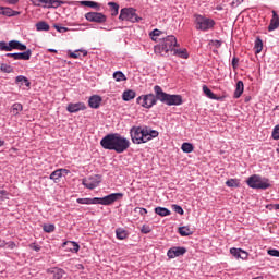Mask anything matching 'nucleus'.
Listing matches in <instances>:
<instances>
[{
	"label": "nucleus",
	"instance_id": "f257e3e1",
	"mask_svg": "<svg viewBox=\"0 0 279 279\" xmlns=\"http://www.w3.org/2000/svg\"><path fill=\"white\" fill-rule=\"evenodd\" d=\"M100 145L102 149L123 154L130 149V140L119 133H109L100 141Z\"/></svg>",
	"mask_w": 279,
	"mask_h": 279
},
{
	"label": "nucleus",
	"instance_id": "f03ea898",
	"mask_svg": "<svg viewBox=\"0 0 279 279\" xmlns=\"http://www.w3.org/2000/svg\"><path fill=\"white\" fill-rule=\"evenodd\" d=\"M159 134L158 131L148 126H132L130 130V136L134 145H143V143H147L151 138H158Z\"/></svg>",
	"mask_w": 279,
	"mask_h": 279
},
{
	"label": "nucleus",
	"instance_id": "7ed1b4c3",
	"mask_svg": "<svg viewBox=\"0 0 279 279\" xmlns=\"http://www.w3.org/2000/svg\"><path fill=\"white\" fill-rule=\"evenodd\" d=\"M174 47H179L178 39L173 35H168L160 39L159 44L154 47V51L163 58H169V52L173 53Z\"/></svg>",
	"mask_w": 279,
	"mask_h": 279
},
{
	"label": "nucleus",
	"instance_id": "20e7f679",
	"mask_svg": "<svg viewBox=\"0 0 279 279\" xmlns=\"http://www.w3.org/2000/svg\"><path fill=\"white\" fill-rule=\"evenodd\" d=\"M247 184L250 189H257L260 191H267V189H271V183H269V179L262 178L258 174H253L247 179Z\"/></svg>",
	"mask_w": 279,
	"mask_h": 279
},
{
	"label": "nucleus",
	"instance_id": "39448f33",
	"mask_svg": "<svg viewBox=\"0 0 279 279\" xmlns=\"http://www.w3.org/2000/svg\"><path fill=\"white\" fill-rule=\"evenodd\" d=\"M119 21H129V23H141V21H143V17L136 14V9L123 8L120 11Z\"/></svg>",
	"mask_w": 279,
	"mask_h": 279
},
{
	"label": "nucleus",
	"instance_id": "423d86ee",
	"mask_svg": "<svg viewBox=\"0 0 279 279\" xmlns=\"http://www.w3.org/2000/svg\"><path fill=\"white\" fill-rule=\"evenodd\" d=\"M136 104H138V106H142V108H146V110H150V108H154V106H156V104L158 102L156 101V97L154 94H146L138 96L136 99Z\"/></svg>",
	"mask_w": 279,
	"mask_h": 279
},
{
	"label": "nucleus",
	"instance_id": "0eeeda50",
	"mask_svg": "<svg viewBox=\"0 0 279 279\" xmlns=\"http://www.w3.org/2000/svg\"><path fill=\"white\" fill-rule=\"evenodd\" d=\"M195 25L196 29H201L202 32H208V29H213L215 27V21L213 19H207L202 15H196Z\"/></svg>",
	"mask_w": 279,
	"mask_h": 279
},
{
	"label": "nucleus",
	"instance_id": "6e6552de",
	"mask_svg": "<svg viewBox=\"0 0 279 279\" xmlns=\"http://www.w3.org/2000/svg\"><path fill=\"white\" fill-rule=\"evenodd\" d=\"M82 184L83 186H85V189H89V191H93L97 189L99 184H101V175L96 174L94 177H89L88 179H83Z\"/></svg>",
	"mask_w": 279,
	"mask_h": 279
},
{
	"label": "nucleus",
	"instance_id": "1a4fd4ad",
	"mask_svg": "<svg viewBox=\"0 0 279 279\" xmlns=\"http://www.w3.org/2000/svg\"><path fill=\"white\" fill-rule=\"evenodd\" d=\"M85 19L89 23H106L108 21V16L101 12H88L85 14Z\"/></svg>",
	"mask_w": 279,
	"mask_h": 279
},
{
	"label": "nucleus",
	"instance_id": "9d476101",
	"mask_svg": "<svg viewBox=\"0 0 279 279\" xmlns=\"http://www.w3.org/2000/svg\"><path fill=\"white\" fill-rule=\"evenodd\" d=\"M119 199H123V193H111L102 197V206H112Z\"/></svg>",
	"mask_w": 279,
	"mask_h": 279
},
{
	"label": "nucleus",
	"instance_id": "9b49d317",
	"mask_svg": "<svg viewBox=\"0 0 279 279\" xmlns=\"http://www.w3.org/2000/svg\"><path fill=\"white\" fill-rule=\"evenodd\" d=\"M7 58H12L13 60H31L32 58V49H27L24 52H8L5 54Z\"/></svg>",
	"mask_w": 279,
	"mask_h": 279
},
{
	"label": "nucleus",
	"instance_id": "f8f14e48",
	"mask_svg": "<svg viewBox=\"0 0 279 279\" xmlns=\"http://www.w3.org/2000/svg\"><path fill=\"white\" fill-rule=\"evenodd\" d=\"M154 95H155V100L158 102V101H161V104H166L167 102V99L169 97V94L168 93H165L162 90V87H160L159 85H155L154 86Z\"/></svg>",
	"mask_w": 279,
	"mask_h": 279
},
{
	"label": "nucleus",
	"instance_id": "ddd939ff",
	"mask_svg": "<svg viewBox=\"0 0 279 279\" xmlns=\"http://www.w3.org/2000/svg\"><path fill=\"white\" fill-rule=\"evenodd\" d=\"M165 104L166 106H182L184 100L182 99V95L168 94V98Z\"/></svg>",
	"mask_w": 279,
	"mask_h": 279
},
{
	"label": "nucleus",
	"instance_id": "4468645a",
	"mask_svg": "<svg viewBox=\"0 0 279 279\" xmlns=\"http://www.w3.org/2000/svg\"><path fill=\"white\" fill-rule=\"evenodd\" d=\"M185 253H186V247L174 246L168 250L167 256L168 258H178L180 256H184Z\"/></svg>",
	"mask_w": 279,
	"mask_h": 279
},
{
	"label": "nucleus",
	"instance_id": "2eb2a0df",
	"mask_svg": "<svg viewBox=\"0 0 279 279\" xmlns=\"http://www.w3.org/2000/svg\"><path fill=\"white\" fill-rule=\"evenodd\" d=\"M66 110L71 113L80 112V110H86V105H84V102H71L68 105Z\"/></svg>",
	"mask_w": 279,
	"mask_h": 279
},
{
	"label": "nucleus",
	"instance_id": "dca6fc26",
	"mask_svg": "<svg viewBox=\"0 0 279 279\" xmlns=\"http://www.w3.org/2000/svg\"><path fill=\"white\" fill-rule=\"evenodd\" d=\"M60 5H75V1L66 0H51L50 5H47L48 9L53 8L54 10L60 8Z\"/></svg>",
	"mask_w": 279,
	"mask_h": 279
},
{
	"label": "nucleus",
	"instance_id": "f3484780",
	"mask_svg": "<svg viewBox=\"0 0 279 279\" xmlns=\"http://www.w3.org/2000/svg\"><path fill=\"white\" fill-rule=\"evenodd\" d=\"M62 247H65V250H68L69 252H73L74 254H77V252H80V244H77V242H63Z\"/></svg>",
	"mask_w": 279,
	"mask_h": 279
},
{
	"label": "nucleus",
	"instance_id": "a211bd4d",
	"mask_svg": "<svg viewBox=\"0 0 279 279\" xmlns=\"http://www.w3.org/2000/svg\"><path fill=\"white\" fill-rule=\"evenodd\" d=\"M101 101H102L101 96L93 95L88 100V106L89 108H94L95 110H97V108L101 106Z\"/></svg>",
	"mask_w": 279,
	"mask_h": 279
},
{
	"label": "nucleus",
	"instance_id": "6ab92c4d",
	"mask_svg": "<svg viewBox=\"0 0 279 279\" xmlns=\"http://www.w3.org/2000/svg\"><path fill=\"white\" fill-rule=\"evenodd\" d=\"M279 28V16L276 11H272V19L270 20V24L268 25V32H274Z\"/></svg>",
	"mask_w": 279,
	"mask_h": 279
},
{
	"label": "nucleus",
	"instance_id": "aec40b11",
	"mask_svg": "<svg viewBox=\"0 0 279 279\" xmlns=\"http://www.w3.org/2000/svg\"><path fill=\"white\" fill-rule=\"evenodd\" d=\"M78 3L80 5H83L85 8H93L94 10H97V12L101 10V4L99 2H95L90 0H82V1H78Z\"/></svg>",
	"mask_w": 279,
	"mask_h": 279
},
{
	"label": "nucleus",
	"instance_id": "412c9836",
	"mask_svg": "<svg viewBox=\"0 0 279 279\" xmlns=\"http://www.w3.org/2000/svg\"><path fill=\"white\" fill-rule=\"evenodd\" d=\"M243 90H245V85L243 84V81H238L235 85L233 98L239 99L243 95Z\"/></svg>",
	"mask_w": 279,
	"mask_h": 279
},
{
	"label": "nucleus",
	"instance_id": "4be33fe9",
	"mask_svg": "<svg viewBox=\"0 0 279 279\" xmlns=\"http://www.w3.org/2000/svg\"><path fill=\"white\" fill-rule=\"evenodd\" d=\"M65 173L66 175H69V173H71V171L66 170V169H58L56 171H53L50 174V180H60V178H62V174Z\"/></svg>",
	"mask_w": 279,
	"mask_h": 279
},
{
	"label": "nucleus",
	"instance_id": "5701e85b",
	"mask_svg": "<svg viewBox=\"0 0 279 279\" xmlns=\"http://www.w3.org/2000/svg\"><path fill=\"white\" fill-rule=\"evenodd\" d=\"M15 84H21L20 86H23V84H25L27 88L32 86V82H29V78H27V76H24V75L16 76Z\"/></svg>",
	"mask_w": 279,
	"mask_h": 279
},
{
	"label": "nucleus",
	"instance_id": "b1692460",
	"mask_svg": "<svg viewBox=\"0 0 279 279\" xmlns=\"http://www.w3.org/2000/svg\"><path fill=\"white\" fill-rule=\"evenodd\" d=\"M135 97H136V92L132 89H128L122 94L123 101H132V99H134Z\"/></svg>",
	"mask_w": 279,
	"mask_h": 279
},
{
	"label": "nucleus",
	"instance_id": "393cba45",
	"mask_svg": "<svg viewBox=\"0 0 279 279\" xmlns=\"http://www.w3.org/2000/svg\"><path fill=\"white\" fill-rule=\"evenodd\" d=\"M155 213L159 215V217H169V215H171V210L166 207H156Z\"/></svg>",
	"mask_w": 279,
	"mask_h": 279
},
{
	"label": "nucleus",
	"instance_id": "a878e982",
	"mask_svg": "<svg viewBox=\"0 0 279 279\" xmlns=\"http://www.w3.org/2000/svg\"><path fill=\"white\" fill-rule=\"evenodd\" d=\"M36 29L37 32H49V29H51V27L49 26V24L45 21H40L36 24Z\"/></svg>",
	"mask_w": 279,
	"mask_h": 279
},
{
	"label": "nucleus",
	"instance_id": "bb28decb",
	"mask_svg": "<svg viewBox=\"0 0 279 279\" xmlns=\"http://www.w3.org/2000/svg\"><path fill=\"white\" fill-rule=\"evenodd\" d=\"M116 236L120 241H123V240L128 239V231L123 228H118V229H116Z\"/></svg>",
	"mask_w": 279,
	"mask_h": 279
},
{
	"label": "nucleus",
	"instance_id": "cd10ccee",
	"mask_svg": "<svg viewBox=\"0 0 279 279\" xmlns=\"http://www.w3.org/2000/svg\"><path fill=\"white\" fill-rule=\"evenodd\" d=\"M173 56H178V58H183V60L189 59V52L186 49H174L172 50Z\"/></svg>",
	"mask_w": 279,
	"mask_h": 279
},
{
	"label": "nucleus",
	"instance_id": "c85d7f7f",
	"mask_svg": "<svg viewBox=\"0 0 279 279\" xmlns=\"http://www.w3.org/2000/svg\"><path fill=\"white\" fill-rule=\"evenodd\" d=\"M181 149L184 154H192V151L195 149V146H193L192 143L184 142L181 146Z\"/></svg>",
	"mask_w": 279,
	"mask_h": 279
},
{
	"label": "nucleus",
	"instance_id": "c756f323",
	"mask_svg": "<svg viewBox=\"0 0 279 279\" xmlns=\"http://www.w3.org/2000/svg\"><path fill=\"white\" fill-rule=\"evenodd\" d=\"M113 80H116V82H128V76L121 71H116L113 73Z\"/></svg>",
	"mask_w": 279,
	"mask_h": 279
},
{
	"label": "nucleus",
	"instance_id": "7c9ffc66",
	"mask_svg": "<svg viewBox=\"0 0 279 279\" xmlns=\"http://www.w3.org/2000/svg\"><path fill=\"white\" fill-rule=\"evenodd\" d=\"M20 43L21 41L14 39L9 43L7 41V51H14V49L19 50Z\"/></svg>",
	"mask_w": 279,
	"mask_h": 279
},
{
	"label": "nucleus",
	"instance_id": "2f4dec72",
	"mask_svg": "<svg viewBox=\"0 0 279 279\" xmlns=\"http://www.w3.org/2000/svg\"><path fill=\"white\" fill-rule=\"evenodd\" d=\"M179 234H181L182 236H191V234H193V230H191V228L183 226V227H179L178 230Z\"/></svg>",
	"mask_w": 279,
	"mask_h": 279
},
{
	"label": "nucleus",
	"instance_id": "473e14b6",
	"mask_svg": "<svg viewBox=\"0 0 279 279\" xmlns=\"http://www.w3.org/2000/svg\"><path fill=\"white\" fill-rule=\"evenodd\" d=\"M50 274H52L54 279H62V277L64 276V269L61 268H52V270L50 271Z\"/></svg>",
	"mask_w": 279,
	"mask_h": 279
},
{
	"label": "nucleus",
	"instance_id": "72a5a7b5",
	"mask_svg": "<svg viewBox=\"0 0 279 279\" xmlns=\"http://www.w3.org/2000/svg\"><path fill=\"white\" fill-rule=\"evenodd\" d=\"M108 5L111 10V16H118L119 15V3L108 2Z\"/></svg>",
	"mask_w": 279,
	"mask_h": 279
},
{
	"label": "nucleus",
	"instance_id": "f704fd0d",
	"mask_svg": "<svg viewBox=\"0 0 279 279\" xmlns=\"http://www.w3.org/2000/svg\"><path fill=\"white\" fill-rule=\"evenodd\" d=\"M11 112L16 116L19 112H23V105L21 102L13 104L11 108Z\"/></svg>",
	"mask_w": 279,
	"mask_h": 279
},
{
	"label": "nucleus",
	"instance_id": "c9c22d12",
	"mask_svg": "<svg viewBox=\"0 0 279 279\" xmlns=\"http://www.w3.org/2000/svg\"><path fill=\"white\" fill-rule=\"evenodd\" d=\"M203 92L206 95V97H208L209 99H217V95H215V93H213V90H210V88H208V86L204 85Z\"/></svg>",
	"mask_w": 279,
	"mask_h": 279
},
{
	"label": "nucleus",
	"instance_id": "e433bc0d",
	"mask_svg": "<svg viewBox=\"0 0 279 279\" xmlns=\"http://www.w3.org/2000/svg\"><path fill=\"white\" fill-rule=\"evenodd\" d=\"M226 185L229 186V189H239V180L236 179H229L226 181Z\"/></svg>",
	"mask_w": 279,
	"mask_h": 279
},
{
	"label": "nucleus",
	"instance_id": "4c0bfd02",
	"mask_svg": "<svg viewBox=\"0 0 279 279\" xmlns=\"http://www.w3.org/2000/svg\"><path fill=\"white\" fill-rule=\"evenodd\" d=\"M263 51V39L260 37H256L255 39V53H260Z\"/></svg>",
	"mask_w": 279,
	"mask_h": 279
},
{
	"label": "nucleus",
	"instance_id": "58836bf2",
	"mask_svg": "<svg viewBox=\"0 0 279 279\" xmlns=\"http://www.w3.org/2000/svg\"><path fill=\"white\" fill-rule=\"evenodd\" d=\"M0 71L2 73H14V68H12V65H8L7 63H2L0 65Z\"/></svg>",
	"mask_w": 279,
	"mask_h": 279
},
{
	"label": "nucleus",
	"instance_id": "ea45409f",
	"mask_svg": "<svg viewBox=\"0 0 279 279\" xmlns=\"http://www.w3.org/2000/svg\"><path fill=\"white\" fill-rule=\"evenodd\" d=\"M43 230H44V232L51 234V232H56V225H52V223L44 225Z\"/></svg>",
	"mask_w": 279,
	"mask_h": 279
},
{
	"label": "nucleus",
	"instance_id": "a19ab883",
	"mask_svg": "<svg viewBox=\"0 0 279 279\" xmlns=\"http://www.w3.org/2000/svg\"><path fill=\"white\" fill-rule=\"evenodd\" d=\"M78 51H81L84 57L88 56V51L86 50H76L75 52L70 53V58H74L75 60H77V58H80V53H77Z\"/></svg>",
	"mask_w": 279,
	"mask_h": 279
},
{
	"label": "nucleus",
	"instance_id": "79ce46f5",
	"mask_svg": "<svg viewBox=\"0 0 279 279\" xmlns=\"http://www.w3.org/2000/svg\"><path fill=\"white\" fill-rule=\"evenodd\" d=\"M230 254L235 258H241V248L232 247L230 248Z\"/></svg>",
	"mask_w": 279,
	"mask_h": 279
},
{
	"label": "nucleus",
	"instance_id": "37998d69",
	"mask_svg": "<svg viewBox=\"0 0 279 279\" xmlns=\"http://www.w3.org/2000/svg\"><path fill=\"white\" fill-rule=\"evenodd\" d=\"M2 16H12V8L10 7H2Z\"/></svg>",
	"mask_w": 279,
	"mask_h": 279
},
{
	"label": "nucleus",
	"instance_id": "c03bdc74",
	"mask_svg": "<svg viewBox=\"0 0 279 279\" xmlns=\"http://www.w3.org/2000/svg\"><path fill=\"white\" fill-rule=\"evenodd\" d=\"M272 138L274 141H279V124H277L272 130Z\"/></svg>",
	"mask_w": 279,
	"mask_h": 279
},
{
	"label": "nucleus",
	"instance_id": "a18cd8bd",
	"mask_svg": "<svg viewBox=\"0 0 279 279\" xmlns=\"http://www.w3.org/2000/svg\"><path fill=\"white\" fill-rule=\"evenodd\" d=\"M134 213H138L142 217H145V215H147V209L143 207H135Z\"/></svg>",
	"mask_w": 279,
	"mask_h": 279
},
{
	"label": "nucleus",
	"instance_id": "49530a36",
	"mask_svg": "<svg viewBox=\"0 0 279 279\" xmlns=\"http://www.w3.org/2000/svg\"><path fill=\"white\" fill-rule=\"evenodd\" d=\"M162 34V31L155 28L153 32H150L149 36L151 38V40H154V38H156V36H160Z\"/></svg>",
	"mask_w": 279,
	"mask_h": 279
},
{
	"label": "nucleus",
	"instance_id": "de8ad7c7",
	"mask_svg": "<svg viewBox=\"0 0 279 279\" xmlns=\"http://www.w3.org/2000/svg\"><path fill=\"white\" fill-rule=\"evenodd\" d=\"M172 209L174 213H178V215H184V209L180 205H172Z\"/></svg>",
	"mask_w": 279,
	"mask_h": 279
},
{
	"label": "nucleus",
	"instance_id": "09e8293b",
	"mask_svg": "<svg viewBox=\"0 0 279 279\" xmlns=\"http://www.w3.org/2000/svg\"><path fill=\"white\" fill-rule=\"evenodd\" d=\"M54 29H57V32H59L60 34H64L65 32H69V28L64 26H60L58 24H54Z\"/></svg>",
	"mask_w": 279,
	"mask_h": 279
},
{
	"label": "nucleus",
	"instance_id": "8fccbe9b",
	"mask_svg": "<svg viewBox=\"0 0 279 279\" xmlns=\"http://www.w3.org/2000/svg\"><path fill=\"white\" fill-rule=\"evenodd\" d=\"M142 234H149L151 232V227L144 225L141 229Z\"/></svg>",
	"mask_w": 279,
	"mask_h": 279
},
{
	"label": "nucleus",
	"instance_id": "3c124183",
	"mask_svg": "<svg viewBox=\"0 0 279 279\" xmlns=\"http://www.w3.org/2000/svg\"><path fill=\"white\" fill-rule=\"evenodd\" d=\"M90 204H101V206H104L102 197L90 198Z\"/></svg>",
	"mask_w": 279,
	"mask_h": 279
},
{
	"label": "nucleus",
	"instance_id": "603ef678",
	"mask_svg": "<svg viewBox=\"0 0 279 279\" xmlns=\"http://www.w3.org/2000/svg\"><path fill=\"white\" fill-rule=\"evenodd\" d=\"M269 256H275V258H279V251L276 248L268 250Z\"/></svg>",
	"mask_w": 279,
	"mask_h": 279
},
{
	"label": "nucleus",
	"instance_id": "864d4df0",
	"mask_svg": "<svg viewBox=\"0 0 279 279\" xmlns=\"http://www.w3.org/2000/svg\"><path fill=\"white\" fill-rule=\"evenodd\" d=\"M76 202L77 204L90 205V198H77Z\"/></svg>",
	"mask_w": 279,
	"mask_h": 279
},
{
	"label": "nucleus",
	"instance_id": "5fc2aeb1",
	"mask_svg": "<svg viewBox=\"0 0 279 279\" xmlns=\"http://www.w3.org/2000/svg\"><path fill=\"white\" fill-rule=\"evenodd\" d=\"M28 247H29L31 250H34L35 252H40V246L37 245L36 243H31V244L28 245Z\"/></svg>",
	"mask_w": 279,
	"mask_h": 279
},
{
	"label": "nucleus",
	"instance_id": "6e6d98bb",
	"mask_svg": "<svg viewBox=\"0 0 279 279\" xmlns=\"http://www.w3.org/2000/svg\"><path fill=\"white\" fill-rule=\"evenodd\" d=\"M17 51H27V46L20 41L17 46Z\"/></svg>",
	"mask_w": 279,
	"mask_h": 279
},
{
	"label": "nucleus",
	"instance_id": "4d7b16f0",
	"mask_svg": "<svg viewBox=\"0 0 279 279\" xmlns=\"http://www.w3.org/2000/svg\"><path fill=\"white\" fill-rule=\"evenodd\" d=\"M247 256H248L247 252H245V251H243V248H241L240 258L242 260H247Z\"/></svg>",
	"mask_w": 279,
	"mask_h": 279
},
{
	"label": "nucleus",
	"instance_id": "13d9d810",
	"mask_svg": "<svg viewBox=\"0 0 279 279\" xmlns=\"http://www.w3.org/2000/svg\"><path fill=\"white\" fill-rule=\"evenodd\" d=\"M231 64L233 69H236L239 66V58L233 57Z\"/></svg>",
	"mask_w": 279,
	"mask_h": 279
},
{
	"label": "nucleus",
	"instance_id": "bf43d9fd",
	"mask_svg": "<svg viewBox=\"0 0 279 279\" xmlns=\"http://www.w3.org/2000/svg\"><path fill=\"white\" fill-rule=\"evenodd\" d=\"M5 246H8L9 247V250H14V247H16V243H14V242H9V243H7L5 242Z\"/></svg>",
	"mask_w": 279,
	"mask_h": 279
},
{
	"label": "nucleus",
	"instance_id": "052dcab7",
	"mask_svg": "<svg viewBox=\"0 0 279 279\" xmlns=\"http://www.w3.org/2000/svg\"><path fill=\"white\" fill-rule=\"evenodd\" d=\"M0 51H7V41H0Z\"/></svg>",
	"mask_w": 279,
	"mask_h": 279
},
{
	"label": "nucleus",
	"instance_id": "680f3d73",
	"mask_svg": "<svg viewBox=\"0 0 279 279\" xmlns=\"http://www.w3.org/2000/svg\"><path fill=\"white\" fill-rule=\"evenodd\" d=\"M31 1H32L33 5H36L37 8H40V4L43 2L40 0H31Z\"/></svg>",
	"mask_w": 279,
	"mask_h": 279
},
{
	"label": "nucleus",
	"instance_id": "e2e57ef3",
	"mask_svg": "<svg viewBox=\"0 0 279 279\" xmlns=\"http://www.w3.org/2000/svg\"><path fill=\"white\" fill-rule=\"evenodd\" d=\"M0 197H1V199H3V197H5L7 195H9V193H8V191H5V190H0Z\"/></svg>",
	"mask_w": 279,
	"mask_h": 279
},
{
	"label": "nucleus",
	"instance_id": "0e129e2a",
	"mask_svg": "<svg viewBox=\"0 0 279 279\" xmlns=\"http://www.w3.org/2000/svg\"><path fill=\"white\" fill-rule=\"evenodd\" d=\"M41 3H44V8H47V5H51V0H39Z\"/></svg>",
	"mask_w": 279,
	"mask_h": 279
},
{
	"label": "nucleus",
	"instance_id": "69168bd1",
	"mask_svg": "<svg viewBox=\"0 0 279 279\" xmlns=\"http://www.w3.org/2000/svg\"><path fill=\"white\" fill-rule=\"evenodd\" d=\"M21 12L12 10L11 16H19Z\"/></svg>",
	"mask_w": 279,
	"mask_h": 279
},
{
	"label": "nucleus",
	"instance_id": "338daca9",
	"mask_svg": "<svg viewBox=\"0 0 279 279\" xmlns=\"http://www.w3.org/2000/svg\"><path fill=\"white\" fill-rule=\"evenodd\" d=\"M215 45H216L217 48H219V47H221V41L220 40H216Z\"/></svg>",
	"mask_w": 279,
	"mask_h": 279
},
{
	"label": "nucleus",
	"instance_id": "774afa93",
	"mask_svg": "<svg viewBox=\"0 0 279 279\" xmlns=\"http://www.w3.org/2000/svg\"><path fill=\"white\" fill-rule=\"evenodd\" d=\"M0 247H5V241L0 240Z\"/></svg>",
	"mask_w": 279,
	"mask_h": 279
}]
</instances>
